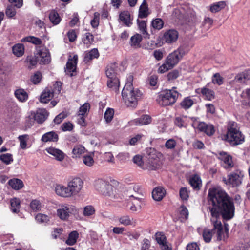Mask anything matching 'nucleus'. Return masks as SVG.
<instances>
[{
	"mask_svg": "<svg viewBox=\"0 0 250 250\" xmlns=\"http://www.w3.org/2000/svg\"><path fill=\"white\" fill-rule=\"evenodd\" d=\"M11 209L14 213H18L20 208V200L17 198L11 200Z\"/></svg>",
	"mask_w": 250,
	"mask_h": 250,
	"instance_id": "nucleus-37",
	"label": "nucleus"
},
{
	"mask_svg": "<svg viewBox=\"0 0 250 250\" xmlns=\"http://www.w3.org/2000/svg\"><path fill=\"white\" fill-rule=\"evenodd\" d=\"M189 183L191 187L195 190H199L202 184L201 180L197 175H194L190 178Z\"/></svg>",
	"mask_w": 250,
	"mask_h": 250,
	"instance_id": "nucleus-29",
	"label": "nucleus"
},
{
	"mask_svg": "<svg viewBox=\"0 0 250 250\" xmlns=\"http://www.w3.org/2000/svg\"><path fill=\"white\" fill-rule=\"evenodd\" d=\"M77 208L72 205L64 204L61 205L57 210V216L62 220L68 219L71 214L77 213Z\"/></svg>",
	"mask_w": 250,
	"mask_h": 250,
	"instance_id": "nucleus-8",
	"label": "nucleus"
},
{
	"mask_svg": "<svg viewBox=\"0 0 250 250\" xmlns=\"http://www.w3.org/2000/svg\"><path fill=\"white\" fill-rule=\"evenodd\" d=\"M147 168L149 170H155L160 167L161 154L155 149L150 148L147 150Z\"/></svg>",
	"mask_w": 250,
	"mask_h": 250,
	"instance_id": "nucleus-6",
	"label": "nucleus"
},
{
	"mask_svg": "<svg viewBox=\"0 0 250 250\" xmlns=\"http://www.w3.org/2000/svg\"><path fill=\"white\" fill-rule=\"evenodd\" d=\"M119 223L124 226H127L132 225L133 224V219L129 215H123L119 218Z\"/></svg>",
	"mask_w": 250,
	"mask_h": 250,
	"instance_id": "nucleus-35",
	"label": "nucleus"
},
{
	"mask_svg": "<svg viewBox=\"0 0 250 250\" xmlns=\"http://www.w3.org/2000/svg\"><path fill=\"white\" fill-rule=\"evenodd\" d=\"M193 125L199 131L205 133L208 136H211L215 132V129L212 125L207 124L204 122L194 123Z\"/></svg>",
	"mask_w": 250,
	"mask_h": 250,
	"instance_id": "nucleus-12",
	"label": "nucleus"
},
{
	"mask_svg": "<svg viewBox=\"0 0 250 250\" xmlns=\"http://www.w3.org/2000/svg\"><path fill=\"white\" fill-rule=\"evenodd\" d=\"M226 4L224 1H219L211 5L210 7V10L212 13H216L220 11L222 9L224 8Z\"/></svg>",
	"mask_w": 250,
	"mask_h": 250,
	"instance_id": "nucleus-39",
	"label": "nucleus"
},
{
	"mask_svg": "<svg viewBox=\"0 0 250 250\" xmlns=\"http://www.w3.org/2000/svg\"><path fill=\"white\" fill-rule=\"evenodd\" d=\"M243 177V174L242 172L237 170L228 175V179L224 178L223 181L227 185H231L232 187H237L241 184Z\"/></svg>",
	"mask_w": 250,
	"mask_h": 250,
	"instance_id": "nucleus-10",
	"label": "nucleus"
},
{
	"mask_svg": "<svg viewBox=\"0 0 250 250\" xmlns=\"http://www.w3.org/2000/svg\"><path fill=\"white\" fill-rule=\"evenodd\" d=\"M37 58L41 63L44 64L49 63L51 60L49 50L46 48L41 49L37 53Z\"/></svg>",
	"mask_w": 250,
	"mask_h": 250,
	"instance_id": "nucleus-15",
	"label": "nucleus"
},
{
	"mask_svg": "<svg viewBox=\"0 0 250 250\" xmlns=\"http://www.w3.org/2000/svg\"><path fill=\"white\" fill-rule=\"evenodd\" d=\"M20 142V146L22 149H25L26 147L27 140L28 139V135H21L18 137Z\"/></svg>",
	"mask_w": 250,
	"mask_h": 250,
	"instance_id": "nucleus-54",
	"label": "nucleus"
},
{
	"mask_svg": "<svg viewBox=\"0 0 250 250\" xmlns=\"http://www.w3.org/2000/svg\"><path fill=\"white\" fill-rule=\"evenodd\" d=\"M83 163L88 167L93 165L94 161L92 156L91 155H85L83 157Z\"/></svg>",
	"mask_w": 250,
	"mask_h": 250,
	"instance_id": "nucleus-58",
	"label": "nucleus"
},
{
	"mask_svg": "<svg viewBox=\"0 0 250 250\" xmlns=\"http://www.w3.org/2000/svg\"><path fill=\"white\" fill-rule=\"evenodd\" d=\"M175 89L176 87H173L172 89L162 92L157 99L159 104L166 106L174 104L179 95V93L175 90Z\"/></svg>",
	"mask_w": 250,
	"mask_h": 250,
	"instance_id": "nucleus-4",
	"label": "nucleus"
},
{
	"mask_svg": "<svg viewBox=\"0 0 250 250\" xmlns=\"http://www.w3.org/2000/svg\"><path fill=\"white\" fill-rule=\"evenodd\" d=\"M83 181L78 177H75L67 182V186L71 197L77 195L82 190Z\"/></svg>",
	"mask_w": 250,
	"mask_h": 250,
	"instance_id": "nucleus-9",
	"label": "nucleus"
},
{
	"mask_svg": "<svg viewBox=\"0 0 250 250\" xmlns=\"http://www.w3.org/2000/svg\"><path fill=\"white\" fill-rule=\"evenodd\" d=\"M156 240L161 245L167 242V238L162 232H157L155 234Z\"/></svg>",
	"mask_w": 250,
	"mask_h": 250,
	"instance_id": "nucleus-53",
	"label": "nucleus"
},
{
	"mask_svg": "<svg viewBox=\"0 0 250 250\" xmlns=\"http://www.w3.org/2000/svg\"><path fill=\"white\" fill-rule=\"evenodd\" d=\"M49 113L45 109L40 108L34 114V118L38 123H42L46 119Z\"/></svg>",
	"mask_w": 250,
	"mask_h": 250,
	"instance_id": "nucleus-18",
	"label": "nucleus"
},
{
	"mask_svg": "<svg viewBox=\"0 0 250 250\" xmlns=\"http://www.w3.org/2000/svg\"><path fill=\"white\" fill-rule=\"evenodd\" d=\"M142 40V36L139 34H136L131 37V46L134 47H140V43Z\"/></svg>",
	"mask_w": 250,
	"mask_h": 250,
	"instance_id": "nucleus-34",
	"label": "nucleus"
},
{
	"mask_svg": "<svg viewBox=\"0 0 250 250\" xmlns=\"http://www.w3.org/2000/svg\"><path fill=\"white\" fill-rule=\"evenodd\" d=\"M95 213V209L93 206L87 205L84 207L83 215L85 217H90L93 215Z\"/></svg>",
	"mask_w": 250,
	"mask_h": 250,
	"instance_id": "nucleus-44",
	"label": "nucleus"
},
{
	"mask_svg": "<svg viewBox=\"0 0 250 250\" xmlns=\"http://www.w3.org/2000/svg\"><path fill=\"white\" fill-rule=\"evenodd\" d=\"M99 57V53L96 48H93L89 51L85 53L83 61L85 63L89 62L94 59H97Z\"/></svg>",
	"mask_w": 250,
	"mask_h": 250,
	"instance_id": "nucleus-22",
	"label": "nucleus"
},
{
	"mask_svg": "<svg viewBox=\"0 0 250 250\" xmlns=\"http://www.w3.org/2000/svg\"><path fill=\"white\" fill-rule=\"evenodd\" d=\"M249 79V77L247 73L243 72L237 75L235 77L234 81L237 83H245Z\"/></svg>",
	"mask_w": 250,
	"mask_h": 250,
	"instance_id": "nucleus-42",
	"label": "nucleus"
},
{
	"mask_svg": "<svg viewBox=\"0 0 250 250\" xmlns=\"http://www.w3.org/2000/svg\"><path fill=\"white\" fill-rule=\"evenodd\" d=\"M78 237V233L77 231H73L71 232L68 236L67 240L66 241V243L68 245H73L76 242L77 239Z\"/></svg>",
	"mask_w": 250,
	"mask_h": 250,
	"instance_id": "nucleus-40",
	"label": "nucleus"
},
{
	"mask_svg": "<svg viewBox=\"0 0 250 250\" xmlns=\"http://www.w3.org/2000/svg\"><path fill=\"white\" fill-rule=\"evenodd\" d=\"M114 115V110L112 108H108L104 114V119L107 124L111 122Z\"/></svg>",
	"mask_w": 250,
	"mask_h": 250,
	"instance_id": "nucleus-43",
	"label": "nucleus"
},
{
	"mask_svg": "<svg viewBox=\"0 0 250 250\" xmlns=\"http://www.w3.org/2000/svg\"><path fill=\"white\" fill-rule=\"evenodd\" d=\"M35 219L39 223H48L50 221V217L47 215L38 213L35 216Z\"/></svg>",
	"mask_w": 250,
	"mask_h": 250,
	"instance_id": "nucleus-45",
	"label": "nucleus"
},
{
	"mask_svg": "<svg viewBox=\"0 0 250 250\" xmlns=\"http://www.w3.org/2000/svg\"><path fill=\"white\" fill-rule=\"evenodd\" d=\"M15 7L12 5H8L6 8L5 14L8 18H13L16 15Z\"/></svg>",
	"mask_w": 250,
	"mask_h": 250,
	"instance_id": "nucleus-55",
	"label": "nucleus"
},
{
	"mask_svg": "<svg viewBox=\"0 0 250 250\" xmlns=\"http://www.w3.org/2000/svg\"><path fill=\"white\" fill-rule=\"evenodd\" d=\"M78 59L77 55H74L72 58H69L65 68L66 74L70 76H73V72L76 69Z\"/></svg>",
	"mask_w": 250,
	"mask_h": 250,
	"instance_id": "nucleus-13",
	"label": "nucleus"
},
{
	"mask_svg": "<svg viewBox=\"0 0 250 250\" xmlns=\"http://www.w3.org/2000/svg\"><path fill=\"white\" fill-rule=\"evenodd\" d=\"M212 82L214 84L220 85L223 83V79L219 73H215L212 77Z\"/></svg>",
	"mask_w": 250,
	"mask_h": 250,
	"instance_id": "nucleus-57",
	"label": "nucleus"
},
{
	"mask_svg": "<svg viewBox=\"0 0 250 250\" xmlns=\"http://www.w3.org/2000/svg\"><path fill=\"white\" fill-rule=\"evenodd\" d=\"M213 22V20L209 17H206L204 18L203 22V25L206 27L207 29H209Z\"/></svg>",
	"mask_w": 250,
	"mask_h": 250,
	"instance_id": "nucleus-62",
	"label": "nucleus"
},
{
	"mask_svg": "<svg viewBox=\"0 0 250 250\" xmlns=\"http://www.w3.org/2000/svg\"><path fill=\"white\" fill-rule=\"evenodd\" d=\"M133 162L143 169H147V165L144 164L141 156L135 155L133 158Z\"/></svg>",
	"mask_w": 250,
	"mask_h": 250,
	"instance_id": "nucleus-41",
	"label": "nucleus"
},
{
	"mask_svg": "<svg viewBox=\"0 0 250 250\" xmlns=\"http://www.w3.org/2000/svg\"><path fill=\"white\" fill-rule=\"evenodd\" d=\"M99 16L100 14L98 12H95L94 14V18L91 21V26L93 28H96L98 26L99 24Z\"/></svg>",
	"mask_w": 250,
	"mask_h": 250,
	"instance_id": "nucleus-59",
	"label": "nucleus"
},
{
	"mask_svg": "<svg viewBox=\"0 0 250 250\" xmlns=\"http://www.w3.org/2000/svg\"><path fill=\"white\" fill-rule=\"evenodd\" d=\"M176 146V142L175 140L170 139L166 141L165 143V146L167 149H174Z\"/></svg>",
	"mask_w": 250,
	"mask_h": 250,
	"instance_id": "nucleus-61",
	"label": "nucleus"
},
{
	"mask_svg": "<svg viewBox=\"0 0 250 250\" xmlns=\"http://www.w3.org/2000/svg\"><path fill=\"white\" fill-rule=\"evenodd\" d=\"M185 54V51L184 47L181 46L178 48L177 50L170 54L167 56L166 61L169 63L170 66L173 67Z\"/></svg>",
	"mask_w": 250,
	"mask_h": 250,
	"instance_id": "nucleus-11",
	"label": "nucleus"
},
{
	"mask_svg": "<svg viewBox=\"0 0 250 250\" xmlns=\"http://www.w3.org/2000/svg\"><path fill=\"white\" fill-rule=\"evenodd\" d=\"M151 117L148 115H143L140 118L132 121V124L136 125H147L151 123Z\"/></svg>",
	"mask_w": 250,
	"mask_h": 250,
	"instance_id": "nucleus-21",
	"label": "nucleus"
},
{
	"mask_svg": "<svg viewBox=\"0 0 250 250\" xmlns=\"http://www.w3.org/2000/svg\"><path fill=\"white\" fill-rule=\"evenodd\" d=\"M53 96L54 92L53 91L49 88H46L40 96V102L42 103H47Z\"/></svg>",
	"mask_w": 250,
	"mask_h": 250,
	"instance_id": "nucleus-24",
	"label": "nucleus"
},
{
	"mask_svg": "<svg viewBox=\"0 0 250 250\" xmlns=\"http://www.w3.org/2000/svg\"><path fill=\"white\" fill-rule=\"evenodd\" d=\"M133 76L129 74L126 77V83L122 91V96L127 106L134 107L137 104L138 101L142 96V92L138 88H134L132 82Z\"/></svg>",
	"mask_w": 250,
	"mask_h": 250,
	"instance_id": "nucleus-2",
	"label": "nucleus"
},
{
	"mask_svg": "<svg viewBox=\"0 0 250 250\" xmlns=\"http://www.w3.org/2000/svg\"><path fill=\"white\" fill-rule=\"evenodd\" d=\"M13 53L17 57H20L23 55L24 52V47L22 44H17L13 46L12 48Z\"/></svg>",
	"mask_w": 250,
	"mask_h": 250,
	"instance_id": "nucleus-32",
	"label": "nucleus"
},
{
	"mask_svg": "<svg viewBox=\"0 0 250 250\" xmlns=\"http://www.w3.org/2000/svg\"><path fill=\"white\" fill-rule=\"evenodd\" d=\"M30 207L32 211L37 212L41 210L42 204L40 201L33 200L30 203Z\"/></svg>",
	"mask_w": 250,
	"mask_h": 250,
	"instance_id": "nucleus-47",
	"label": "nucleus"
},
{
	"mask_svg": "<svg viewBox=\"0 0 250 250\" xmlns=\"http://www.w3.org/2000/svg\"><path fill=\"white\" fill-rule=\"evenodd\" d=\"M86 151L85 147L81 145H77L74 146L72 150L73 158L80 157Z\"/></svg>",
	"mask_w": 250,
	"mask_h": 250,
	"instance_id": "nucleus-28",
	"label": "nucleus"
},
{
	"mask_svg": "<svg viewBox=\"0 0 250 250\" xmlns=\"http://www.w3.org/2000/svg\"><path fill=\"white\" fill-rule=\"evenodd\" d=\"M218 158L223 162V167L225 168H229L233 166L231 156L228 153L220 151L218 153Z\"/></svg>",
	"mask_w": 250,
	"mask_h": 250,
	"instance_id": "nucleus-14",
	"label": "nucleus"
},
{
	"mask_svg": "<svg viewBox=\"0 0 250 250\" xmlns=\"http://www.w3.org/2000/svg\"><path fill=\"white\" fill-rule=\"evenodd\" d=\"M179 195L180 198L183 201H187L189 197L188 191L186 188H180Z\"/></svg>",
	"mask_w": 250,
	"mask_h": 250,
	"instance_id": "nucleus-56",
	"label": "nucleus"
},
{
	"mask_svg": "<svg viewBox=\"0 0 250 250\" xmlns=\"http://www.w3.org/2000/svg\"><path fill=\"white\" fill-rule=\"evenodd\" d=\"M226 140L232 145H238L244 141V137L239 131L237 123L234 121H229L227 126V133Z\"/></svg>",
	"mask_w": 250,
	"mask_h": 250,
	"instance_id": "nucleus-3",
	"label": "nucleus"
},
{
	"mask_svg": "<svg viewBox=\"0 0 250 250\" xmlns=\"http://www.w3.org/2000/svg\"><path fill=\"white\" fill-rule=\"evenodd\" d=\"M58 140V135L55 131H50L44 134L41 140L44 142H57Z\"/></svg>",
	"mask_w": 250,
	"mask_h": 250,
	"instance_id": "nucleus-26",
	"label": "nucleus"
},
{
	"mask_svg": "<svg viewBox=\"0 0 250 250\" xmlns=\"http://www.w3.org/2000/svg\"><path fill=\"white\" fill-rule=\"evenodd\" d=\"M117 66L115 64H112L107 67L106 75L108 78L107 84L108 88L116 92L119 90L120 82L117 76Z\"/></svg>",
	"mask_w": 250,
	"mask_h": 250,
	"instance_id": "nucleus-5",
	"label": "nucleus"
},
{
	"mask_svg": "<svg viewBox=\"0 0 250 250\" xmlns=\"http://www.w3.org/2000/svg\"><path fill=\"white\" fill-rule=\"evenodd\" d=\"M178 33L175 30H169L164 36V39L167 43H172L177 41Z\"/></svg>",
	"mask_w": 250,
	"mask_h": 250,
	"instance_id": "nucleus-20",
	"label": "nucleus"
},
{
	"mask_svg": "<svg viewBox=\"0 0 250 250\" xmlns=\"http://www.w3.org/2000/svg\"><path fill=\"white\" fill-rule=\"evenodd\" d=\"M137 23L140 32L145 36H148V33L146 29V21L144 20H137Z\"/></svg>",
	"mask_w": 250,
	"mask_h": 250,
	"instance_id": "nucleus-33",
	"label": "nucleus"
},
{
	"mask_svg": "<svg viewBox=\"0 0 250 250\" xmlns=\"http://www.w3.org/2000/svg\"><path fill=\"white\" fill-rule=\"evenodd\" d=\"M8 183L12 189L16 190L22 188L24 186L22 181L17 178L9 180Z\"/></svg>",
	"mask_w": 250,
	"mask_h": 250,
	"instance_id": "nucleus-27",
	"label": "nucleus"
},
{
	"mask_svg": "<svg viewBox=\"0 0 250 250\" xmlns=\"http://www.w3.org/2000/svg\"><path fill=\"white\" fill-rule=\"evenodd\" d=\"M41 73L40 72H37L31 77V81L34 84L38 83L41 81Z\"/></svg>",
	"mask_w": 250,
	"mask_h": 250,
	"instance_id": "nucleus-64",
	"label": "nucleus"
},
{
	"mask_svg": "<svg viewBox=\"0 0 250 250\" xmlns=\"http://www.w3.org/2000/svg\"><path fill=\"white\" fill-rule=\"evenodd\" d=\"M148 8L146 0L141 4L139 11V17L141 18H146L148 15Z\"/></svg>",
	"mask_w": 250,
	"mask_h": 250,
	"instance_id": "nucleus-30",
	"label": "nucleus"
},
{
	"mask_svg": "<svg viewBox=\"0 0 250 250\" xmlns=\"http://www.w3.org/2000/svg\"><path fill=\"white\" fill-rule=\"evenodd\" d=\"M151 25L153 28L160 30L163 27L164 22L161 19L157 18L152 21Z\"/></svg>",
	"mask_w": 250,
	"mask_h": 250,
	"instance_id": "nucleus-48",
	"label": "nucleus"
},
{
	"mask_svg": "<svg viewBox=\"0 0 250 250\" xmlns=\"http://www.w3.org/2000/svg\"><path fill=\"white\" fill-rule=\"evenodd\" d=\"M93 40V36L91 33L88 32L85 33L83 39V43L86 45L87 48L89 47Z\"/></svg>",
	"mask_w": 250,
	"mask_h": 250,
	"instance_id": "nucleus-51",
	"label": "nucleus"
},
{
	"mask_svg": "<svg viewBox=\"0 0 250 250\" xmlns=\"http://www.w3.org/2000/svg\"><path fill=\"white\" fill-rule=\"evenodd\" d=\"M172 68L173 67L170 66L169 63H168V62L166 61L165 63L162 64L159 68L158 71L161 73H164Z\"/></svg>",
	"mask_w": 250,
	"mask_h": 250,
	"instance_id": "nucleus-60",
	"label": "nucleus"
},
{
	"mask_svg": "<svg viewBox=\"0 0 250 250\" xmlns=\"http://www.w3.org/2000/svg\"><path fill=\"white\" fill-rule=\"evenodd\" d=\"M94 187L97 191L104 196H111L113 195V186L108 181L99 179L95 181Z\"/></svg>",
	"mask_w": 250,
	"mask_h": 250,
	"instance_id": "nucleus-7",
	"label": "nucleus"
},
{
	"mask_svg": "<svg viewBox=\"0 0 250 250\" xmlns=\"http://www.w3.org/2000/svg\"><path fill=\"white\" fill-rule=\"evenodd\" d=\"M21 42H31L35 45H40L42 44V40L37 37L34 36H27L21 39Z\"/></svg>",
	"mask_w": 250,
	"mask_h": 250,
	"instance_id": "nucleus-38",
	"label": "nucleus"
},
{
	"mask_svg": "<svg viewBox=\"0 0 250 250\" xmlns=\"http://www.w3.org/2000/svg\"><path fill=\"white\" fill-rule=\"evenodd\" d=\"M119 19L126 26L130 27L132 24L131 15L128 11L121 12L119 15Z\"/></svg>",
	"mask_w": 250,
	"mask_h": 250,
	"instance_id": "nucleus-23",
	"label": "nucleus"
},
{
	"mask_svg": "<svg viewBox=\"0 0 250 250\" xmlns=\"http://www.w3.org/2000/svg\"><path fill=\"white\" fill-rule=\"evenodd\" d=\"M208 197L210 222L213 228L211 229H204L203 239L206 243H209L214 236L217 241H225L229 237L228 225L225 224L223 229L220 217L222 216L223 219L229 220L233 217L235 208L232 199L225 191L217 188L209 189Z\"/></svg>",
	"mask_w": 250,
	"mask_h": 250,
	"instance_id": "nucleus-1",
	"label": "nucleus"
},
{
	"mask_svg": "<svg viewBox=\"0 0 250 250\" xmlns=\"http://www.w3.org/2000/svg\"><path fill=\"white\" fill-rule=\"evenodd\" d=\"M55 192L56 194L61 197L65 198L71 197L68 186H64L63 185H57L55 187Z\"/></svg>",
	"mask_w": 250,
	"mask_h": 250,
	"instance_id": "nucleus-17",
	"label": "nucleus"
},
{
	"mask_svg": "<svg viewBox=\"0 0 250 250\" xmlns=\"http://www.w3.org/2000/svg\"><path fill=\"white\" fill-rule=\"evenodd\" d=\"M193 101L189 97L185 98L181 102V106L185 109L189 108L193 104Z\"/></svg>",
	"mask_w": 250,
	"mask_h": 250,
	"instance_id": "nucleus-46",
	"label": "nucleus"
},
{
	"mask_svg": "<svg viewBox=\"0 0 250 250\" xmlns=\"http://www.w3.org/2000/svg\"><path fill=\"white\" fill-rule=\"evenodd\" d=\"M166 194V190L163 187H157L152 192V196L154 200L160 201L162 200Z\"/></svg>",
	"mask_w": 250,
	"mask_h": 250,
	"instance_id": "nucleus-19",
	"label": "nucleus"
},
{
	"mask_svg": "<svg viewBox=\"0 0 250 250\" xmlns=\"http://www.w3.org/2000/svg\"><path fill=\"white\" fill-rule=\"evenodd\" d=\"M185 117H176L175 120V124L179 127H185Z\"/></svg>",
	"mask_w": 250,
	"mask_h": 250,
	"instance_id": "nucleus-63",
	"label": "nucleus"
},
{
	"mask_svg": "<svg viewBox=\"0 0 250 250\" xmlns=\"http://www.w3.org/2000/svg\"><path fill=\"white\" fill-rule=\"evenodd\" d=\"M45 150L59 162H62L65 157V154L62 150L53 147L47 148Z\"/></svg>",
	"mask_w": 250,
	"mask_h": 250,
	"instance_id": "nucleus-16",
	"label": "nucleus"
},
{
	"mask_svg": "<svg viewBox=\"0 0 250 250\" xmlns=\"http://www.w3.org/2000/svg\"><path fill=\"white\" fill-rule=\"evenodd\" d=\"M49 18L51 22L54 25L58 24L61 21L59 14L55 10H52L50 12Z\"/></svg>",
	"mask_w": 250,
	"mask_h": 250,
	"instance_id": "nucleus-31",
	"label": "nucleus"
},
{
	"mask_svg": "<svg viewBox=\"0 0 250 250\" xmlns=\"http://www.w3.org/2000/svg\"><path fill=\"white\" fill-rule=\"evenodd\" d=\"M90 106V104L88 103H84L82 106H81L79 110V115L84 116L87 112L89 111Z\"/></svg>",
	"mask_w": 250,
	"mask_h": 250,
	"instance_id": "nucleus-52",
	"label": "nucleus"
},
{
	"mask_svg": "<svg viewBox=\"0 0 250 250\" xmlns=\"http://www.w3.org/2000/svg\"><path fill=\"white\" fill-rule=\"evenodd\" d=\"M201 93L208 100H212L214 99V92L211 89L204 87L201 89Z\"/></svg>",
	"mask_w": 250,
	"mask_h": 250,
	"instance_id": "nucleus-36",
	"label": "nucleus"
},
{
	"mask_svg": "<svg viewBox=\"0 0 250 250\" xmlns=\"http://www.w3.org/2000/svg\"><path fill=\"white\" fill-rule=\"evenodd\" d=\"M14 95L21 102H25L28 99V93L24 89L22 88L16 89L14 92Z\"/></svg>",
	"mask_w": 250,
	"mask_h": 250,
	"instance_id": "nucleus-25",
	"label": "nucleus"
},
{
	"mask_svg": "<svg viewBox=\"0 0 250 250\" xmlns=\"http://www.w3.org/2000/svg\"><path fill=\"white\" fill-rule=\"evenodd\" d=\"M180 217L182 219L186 220L188 216V211L187 208L184 206H181L179 208Z\"/></svg>",
	"mask_w": 250,
	"mask_h": 250,
	"instance_id": "nucleus-50",
	"label": "nucleus"
},
{
	"mask_svg": "<svg viewBox=\"0 0 250 250\" xmlns=\"http://www.w3.org/2000/svg\"><path fill=\"white\" fill-rule=\"evenodd\" d=\"M0 160L6 165H9L13 161L12 155L9 153L3 154L0 155Z\"/></svg>",
	"mask_w": 250,
	"mask_h": 250,
	"instance_id": "nucleus-49",
	"label": "nucleus"
}]
</instances>
